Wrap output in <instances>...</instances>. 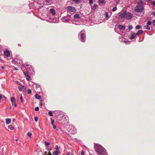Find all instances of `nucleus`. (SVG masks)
<instances>
[{
    "label": "nucleus",
    "instance_id": "nucleus-1",
    "mask_svg": "<svg viewBox=\"0 0 155 155\" xmlns=\"http://www.w3.org/2000/svg\"><path fill=\"white\" fill-rule=\"evenodd\" d=\"M94 148L98 155H105L106 151L104 147L99 144L94 145Z\"/></svg>",
    "mask_w": 155,
    "mask_h": 155
},
{
    "label": "nucleus",
    "instance_id": "nucleus-2",
    "mask_svg": "<svg viewBox=\"0 0 155 155\" xmlns=\"http://www.w3.org/2000/svg\"><path fill=\"white\" fill-rule=\"evenodd\" d=\"M143 5V2L142 1H139L138 2L137 5L134 8V11L138 13L141 12L144 9Z\"/></svg>",
    "mask_w": 155,
    "mask_h": 155
},
{
    "label": "nucleus",
    "instance_id": "nucleus-3",
    "mask_svg": "<svg viewBox=\"0 0 155 155\" xmlns=\"http://www.w3.org/2000/svg\"><path fill=\"white\" fill-rule=\"evenodd\" d=\"M81 36L80 40L82 42H84L86 39V34L84 30H82L79 33V35Z\"/></svg>",
    "mask_w": 155,
    "mask_h": 155
},
{
    "label": "nucleus",
    "instance_id": "nucleus-4",
    "mask_svg": "<svg viewBox=\"0 0 155 155\" xmlns=\"http://www.w3.org/2000/svg\"><path fill=\"white\" fill-rule=\"evenodd\" d=\"M67 9V12L74 13L76 11V8L74 7L71 6H68Z\"/></svg>",
    "mask_w": 155,
    "mask_h": 155
},
{
    "label": "nucleus",
    "instance_id": "nucleus-5",
    "mask_svg": "<svg viewBox=\"0 0 155 155\" xmlns=\"http://www.w3.org/2000/svg\"><path fill=\"white\" fill-rule=\"evenodd\" d=\"M22 66L28 71H30L31 70H33V68L30 65L28 64L27 63H25L22 64Z\"/></svg>",
    "mask_w": 155,
    "mask_h": 155
},
{
    "label": "nucleus",
    "instance_id": "nucleus-6",
    "mask_svg": "<svg viewBox=\"0 0 155 155\" xmlns=\"http://www.w3.org/2000/svg\"><path fill=\"white\" fill-rule=\"evenodd\" d=\"M133 15L130 12H126L125 18L127 20L131 19L133 17Z\"/></svg>",
    "mask_w": 155,
    "mask_h": 155
},
{
    "label": "nucleus",
    "instance_id": "nucleus-7",
    "mask_svg": "<svg viewBox=\"0 0 155 155\" xmlns=\"http://www.w3.org/2000/svg\"><path fill=\"white\" fill-rule=\"evenodd\" d=\"M61 20L64 23H68L70 21V19L67 18V16H64L62 17Z\"/></svg>",
    "mask_w": 155,
    "mask_h": 155
},
{
    "label": "nucleus",
    "instance_id": "nucleus-8",
    "mask_svg": "<svg viewBox=\"0 0 155 155\" xmlns=\"http://www.w3.org/2000/svg\"><path fill=\"white\" fill-rule=\"evenodd\" d=\"M4 54L5 56L7 58L9 57L10 56V52L8 50H5L4 51Z\"/></svg>",
    "mask_w": 155,
    "mask_h": 155
},
{
    "label": "nucleus",
    "instance_id": "nucleus-9",
    "mask_svg": "<svg viewBox=\"0 0 155 155\" xmlns=\"http://www.w3.org/2000/svg\"><path fill=\"white\" fill-rule=\"evenodd\" d=\"M11 101L12 105L14 106V107H16L17 106V104L15 98L13 97H12L11 98Z\"/></svg>",
    "mask_w": 155,
    "mask_h": 155
},
{
    "label": "nucleus",
    "instance_id": "nucleus-10",
    "mask_svg": "<svg viewBox=\"0 0 155 155\" xmlns=\"http://www.w3.org/2000/svg\"><path fill=\"white\" fill-rule=\"evenodd\" d=\"M69 132L71 134H74L76 133V130L73 127L70 129Z\"/></svg>",
    "mask_w": 155,
    "mask_h": 155
},
{
    "label": "nucleus",
    "instance_id": "nucleus-11",
    "mask_svg": "<svg viewBox=\"0 0 155 155\" xmlns=\"http://www.w3.org/2000/svg\"><path fill=\"white\" fill-rule=\"evenodd\" d=\"M118 28L120 30H124L125 29V27L124 26L121 25H118L117 26Z\"/></svg>",
    "mask_w": 155,
    "mask_h": 155
},
{
    "label": "nucleus",
    "instance_id": "nucleus-12",
    "mask_svg": "<svg viewBox=\"0 0 155 155\" xmlns=\"http://www.w3.org/2000/svg\"><path fill=\"white\" fill-rule=\"evenodd\" d=\"M35 87V88L37 90V92H40L41 90V89L40 86L39 85H36Z\"/></svg>",
    "mask_w": 155,
    "mask_h": 155
},
{
    "label": "nucleus",
    "instance_id": "nucleus-13",
    "mask_svg": "<svg viewBox=\"0 0 155 155\" xmlns=\"http://www.w3.org/2000/svg\"><path fill=\"white\" fill-rule=\"evenodd\" d=\"M18 58L17 57H16V58H15L14 59V61L15 62H17V63H21L22 62L19 59H18Z\"/></svg>",
    "mask_w": 155,
    "mask_h": 155
},
{
    "label": "nucleus",
    "instance_id": "nucleus-14",
    "mask_svg": "<svg viewBox=\"0 0 155 155\" xmlns=\"http://www.w3.org/2000/svg\"><path fill=\"white\" fill-rule=\"evenodd\" d=\"M126 12H124L120 14L119 15V17L121 18H124L125 17Z\"/></svg>",
    "mask_w": 155,
    "mask_h": 155
},
{
    "label": "nucleus",
    "instance_id": "nucleus-15",
    "mask_svg": "<svg viewBox=\"0 0 155 155\" xmlns=\"http://www.w3.org/2000/svg\"><path fill=\"white\" fill-rule=\"evenodd\" d=\"M98 7L97 5L96 4H94L93 6L91 7L92 10H95Z\"/></svg>",
    "mask_w": 155,
    "mask_h": 155
},
{
    "label": "nucleus",
    "instance_id": "nucleus-16",
    "mask_svg": "<svg viewBox=\"0 0 155 155\" xmlns=\"http://www.w3.org/2000/svg\"><path fill=\"white\" fill-rule=\"evenodd\" d=\"M136 36L137 35L135 33L132 34L130 37V39H133L135 38Z\"/></svg>",
    "mask_w": 155,
    "mask_h": 155
},
{
    "label": "nucleus",
    "instance_id": "nucleus-17",
    "mask_svg": "<svg viewBox=\"0 0 155 155\" xmlns=\"http://www.w3.org/2000/svg\"><path fill=\"white\" fill-rule=\"evenodd\" d=\"M50 12L53 15H54L55 14V10L53 8L51 9Z\"/></svg>",
    "mask_w": 155,
    "mask_h": 155
},
{
    "label": "nucleus",
    "instance_id": "nucleus-18",
    "mask_svg": "<svg viewBox=\"0 0 155 155\" xmlns=\"http://www.w3.org/2000/svg\"><path fill=\"white\" fill-rule=\"evenodd\" d=\"M143 32V31L142 30H139L137 31V33L135 34L136 35H139L140 34H142Z\"/></svg>",
    "mask_w": 155,
    "mask_h": 155
},
{
    "label": "nucleus",
    "instance_id": "nucleus-19",
    "mask_svg": "<svg viewBox=\"0 0 155 155\" xmlns=\"http://www.w3.org/2000/svg\"><path fill=\"white\" fill-rule=\"evenodd\" d=\"M6 123L7 124H10L11 122V120L10 119L7 118L6 119Z\"/></svg>",
    "mask_w": 155,
    "mask_h": 155
},
{
    "label": "nucleus",
    "instance_id": "nucleus-20",
    "mask_svg": "<svg viewBox=\"0 0 155 155\" xmlns=\"http://www.w3.org/2000/svg\"><path fill=\"white\" fill-rule=\"evenodd\" d=\"M35 96V98L37 99H40L41 98V97L38 94H36Z\"/></svg>",
    "mask_w": 155,
    "mask_h": 155
},
{
    "label": "nucleus",
    "instance_id": "nucleus-21",
    "mask_svg": "<svg viewBox=\"0 0 155 155\" xmlns=\"http://www.w3.org/2000/svg\"><path fill=\"white\" fill-rule=\"evenodd\" d=\"M74 18H80V17L79 14H75L74 15Z\"/></svg>",
    "mask_w": 155,
    "mask_h": 155
},
{
    "label": "nucleus",
    "instance_id": "nucleus-22",
    "mask_svg": "<svg viewBox=\"0 0 155 155\" xmlns=\"http://www.w3.org/2000/svg\"><path fill=\"white\" fill-rule=\"evenodd\" d=\"M144 27L145 29L148 30H150V28L149 26V25H144Z\"/></svg>",
    "mask_w": 155,
    "mask_h": 155
},
{
    "label": "nucleus",
    "instance_id": "nucleus-23",
    "mask_svg": "<svg viewBox=\"0 0 155 155\" xmlns=\"http://www.w3.org/2000/svg\"><path fill=\"white\" fill-rule=\"evenodd\" d=\"M24 74H25V75L26 77L28 75V73L30 72V71H23Z\"/></svg>",
    "mask_w": 155,
    "mask_h": 155
},
{
    "label": "nucleus",
    "instance_id": "nucleus-24",
    "mask_svg": "<svg viewBox=\"0 0 155 155\" xmlns=\"http://www.w3.org/2000/svg\"><path fill=\"white\" fill-rule=\"evenodd\" d=\"M104 15H105L106 18H107V19L109 18V17L108 16V15L107 12H105L104 13Z\"/></svg>",
    "mask_w": 155,
    "mask_h": 155
},
{
    "label": "nucleus",
    "instance_id": "nucleus-25",
    "mask_svg": "<svg viewBox=\"0 0 155 155\" xmlns=\"http://www.w3.org/2000/svg\"><path fill=\"white\" fill-rule=\"evenodd\" d=\"M8 129L10 130H13L14 129V127L11 125L8 126Z\"/></svg>",
    "mask_w": 155,
    "mask_h": 155
},
{
    "label": "nucleus",
    "instance_id": "nucleus-26",
    "mask_svg": "<svg viewBox=\"0 0 155 155\" xmlns=\"http://www.w3.org/2000/svg\"><path fill=\"white\" fill-rule=\"evenodd\" d=\"M98 2L99 3L103 4L105 2V0H99Z\"/></svg>",
    "mask_w": 155,
    "mask_h": 155
},
{
    "label": "nucleus",
    "instance_id": "nucleus-27",
    "mask_svg": "<svg viewBox=\"0 0 155 155\" xmlns=\"http://www.w3.org/2000/svg\"><path fill=\"white\" fill-rule=\"evenodd\" d=\"M141 27L140 25H137V26H136L135 27V28L136 29H140L141 28Z\"/></svg>",
    "mask_w": 155,
    "mask_h": 155
},
{
    "label": "nucleus",
    "instance_id": "nucleus-28",
    "mask_svg": "<svg viewBox=\"0 0 155 155\" xmlns=\"http://www.w3.org/2000/svg\"><path fill=\"white\" fill-rule=\"evenodd\" d=\"M26 77V79L28 81L30 80L31 79V77L29 75L28 76H27Z\"/></svg>",
    "mask_w": 155,
    "mask_h": 155
},
{
    "label": "nucleus",
    "instance_id": "nucleus-29",
    "mask_svg": "<svg viewBox=\"0 0 155 155\" xmlns=\"http://www.w3.org/2000/svg\"><path fill=\"white\" fill-rule=\"evenodd\" d=\"M63 117L65 119V120L67 121V123L68 121V117L67 116H63Z\"/></svg>",
    "mask_w": 155,
    "mask_h": 155
},
{
    "label": "nucleus",
    "instance_id": "nucleus-30",
    "mask_svg": "<svg viewBox=\"0 0 155 155\" xmlns=\"http://www.w3.org/2000/svg\"><path fill=\"white\" fill-rule=\"evenodd\" d=\"M45 144L46 146H48L50 144V143L49 142H47L46 141H45Z\"/></svg>",
    "mask_w": 155,
    "mask_h": 155
},
{
    "label": "nucleus",
    "instance_id": "nucleus-31",
    "mask_svg": "<svg viewBox=\"0 0 155 155\" xmlns=\"http://www.w3.org/2000/svg\"><path fill=\"white\" fill-rule=\"evenodd\" d=\"M48 114L51 116H53V114L51 111H49L48 112Z\"/></svg>",
    "mask_w": 155,
    "mask_h": 155
},
{
    "label": "nucleus",
    "instance_id": "nucleus-32",
    "mask_svg": "<svg viewBox=\"0 0 155 155\" xmlns=\"http://www.w3.org/2000/svg\"><path fill=\"white\" fill-rule=\"evenodd\" d=\"M151 24V22L150 21H149L147 22V25L149 26V25H150Z\"/></svg>",
    "mask_w": 155,
    "mask_h": 155
},
{
    "label": "nucleus",
    "instance_id": "nucleus-33",
    "mask_svg": "<svg viewBox=\"0 0 155 155\" xmlns=\"http://www.w3.org/2000/svg\"><path fill=\"white\" fill-rule=\"evenodd\" d=\"M53 154H55L56 155H58V152L57 151V150L53 152Z\"/></svg>",
    "mask_w": 155,
    "mask_h": 155
},
{
    "label": "nucleus",
    "instance_id": "nucleus-34",
    "mask_svg": "<svg viewBox=\"0 0 155 155\" xmlns=\"http://www.w3.org/2000/svg\"><path fill=\"white\" fill-rule=\"evenodd\" d=\"M17 84L19 85L20 86H22V87H24V86L22 85L21 84V83H20L19 82H18V81H17Z\"/></svg>",
    "mask_w": 155,
    "mask_h": 155
},
{
    "label": "nucleus",
    "instance_id": "nucleus-35",
    "mask_svg": "<svg viewBox=\"0 0 155 155\" xmlns=\"http://www.w3.org/2000/svg\"><path fill=\"white\" fill-rule=\"evenodd\" d=\"M73 1L77 3H79V0H73Z\"/></svg>",
    "mask_w": 155,
    "mask_h": 155
},
{
    "label": "nucleus",
    "instance_id": "nucleus-36",
    "mask_svg": "<svg viewBox=\"0 0 155 155\" xmlns=\"http://www.w3.org/2000/svg\"><path fill=\"white\" fill-rule=\"evenodd\" d=\"M117 8L116 7H114L113 8L112 11L113 12H114L116 11L117 10Z\"/></svg>",
    "mask_w": 155,
    "mask_h": 155
},
{
    "label": "nucleus",
    "instance_id": "nucleus-37",
    "mask_svg": "<svg viewBox=\"0 0 155 155\" xmlns=\"http://www.w3.org/2000/svg\"><path fill=\"white\" fill-rule=\"evenodd\" d=\"M27 135L29 137H31L32 135V134L30 132H28L27 134Z\"/></svg>",
    "mask_w": 155,
    "mask_h": 155
},
{
    "label": "nucleus",
    "instance_id": "nucleus-38",
    "mask_svg": "<svg viewBox=\"0 0 155 155\" xmlns=\"http://www.w3.org/2000/svg\"><path fill=\"white\" fill-rule=\"evenodd\" d=\"M35 111H38L39 110V108L38 107H36L35 109Z\"/></svg>",
    "mask_w": 155,
    "mask_h": 155
},
{
    "label": "nucleus",
    "instance_id": "nucleus-39",
    "mask_svg": "<svg viewBox=\"0 0 155 155\" xmlns=\"http://www.w3.org/2000/svg\"><path fill=\"white\" fill-rule=\"evenodd\" d=\"M46 2L48 4H50L51 1V0H45Z\"/></svg>",
    "mask_w": 155,
    "mask_h": 155
},
{
    "label": "nucleus",
    "instance_id": "nucleus-40",
    "mask_svg": "<svg viewBox=\"0 0 155 155\" xmlns=\"http://www.w3.org/2000/svg\"><path fill=\"white\" fill-rule=\"evenodd\" d=\"M151 3L153 5V6L155 7V1H152Z\"/></svg>",
    "mask_w": 155,
    "mask_h": 155
},
{
    "label": "nucleus",
    "instance_id": "nucleus-41",
    "mask_svg": "<svg viewBox=\"0 0 155 155\" xmlns=\"http://www.w3.org/2000/svg\"><path fill=\"white\" fill-rule=\"evenodd\" d=\"M89 3L90 4H92L93 3V0H89Z\"/></svg>",
    "mask_w": 155,
    "mask_h": 155
},
{
    "label": "nucleus",
    "instance_id": "nucleus-42",
    "mask_svg": "<svg viewBox=\"0 0 155 155\" xmlns=\"http://www.w3.org/2000/svg\"><path fill=\"white\" fill-rule=\"evenodd\" d=\"M53 128L57 130H58V129L56 128V127L55 125H54L53 126Z\"/></svg>",
    "mask_w": 155,
    "mask_h": 155
},
{
    "label": "nucleus",
    "instance_id": "nucleus-43",
    "mask_svg": "<svg viewBox=\"0 0 155 155\" xmlns=\"http://www.w3.org/2000/svg\"><path fill=\"white\" fill-rule=\"evenodd\" d=\"M28 94H30L31 92V91L30 89H28Z\"/></svg>",
    "mask_w": 155,
    "mask_h": 155
},
{
    "label": "nucleus",
    "instance_id": "nucleus-44",
    "mask_svg": "<svg viewBox=\"0 0 155 155\" xmlns=\"http://www.w3.org/2000/svg\"><path fill=\"white\" fill-rule=\"evenodd\" d=\"M20 99L21 101V102L22 103H23V100L22 99V97L21 96L20 97Z\"/></svg>",
    "mask_w": 155,
    "mask_h": 155
},
{
    "label": "nucleus",
    "instance_id": "nucleus-45",
    "mask_svg": "<svg viewBox=\"0 0 155 155\" xmlns=\"http://www.w3.org/2000/svg\"><path fill=\"white\" fill-rule=\"evenodd\" d=\"M34 119H35V121H36V122H37L38 120V118L36 117H35L34 118Z\"/></svg>",
    "mask_w": 155,
    "mask_h": 155
},
{
    "label": "nucleus",
    "instance_id": "nucleus-46",
    "mask_svg": "<svg viewBox=\"0 0 155 155\" xmlns=\"http://www.w3.org/2000/svg\"><path fill=\"white\" fill-rule=\"evenodd\" d=\"M133 27L131 25H130L128 26V28L130 30H131L132 29Z\"/></svg>",
    "mask_w": 155,
    "mask_h": 155
},
{
    "label": "nucleus",
    "instance_id": "nucleus-47",
    "mask_svg": "<svg viewBox=\"0 0 155 155\" xmlns=\"http://www.w3.org/2000/svg\"><path fill=\"white\" fill-rule=\"evenodd\" d=\"M54 120H51V124L52 125H53V126L54 125Z\"/></svg>",
    "mask_w": 155,
    "mask_h": 155
},
{
    "label": "nucleus",
    "instance_id": "nucleus-48",
    "mask_svg": "<svg viewBox=\"0 0 155 155\" xmlns=\"http://www.w3.org/2000/svg\"><path fill=\"white\" fill-rule=\"evenodd\" d=\"M18 89L20 91H22V88L20 87H18Z\"/></svg>",
    "mask_w": 155,
    "mask_h": 155
},
{
    "label": "nucleus",
    "instance_id": "nucleus-49",
    "mask_svg": "<svg viewBox=\"0 0 155 155\" xmlns=\"http://www.w3.org/2000/svg\"><path fill=\"white\" fill-rule=\"evenodd\" d=\"M84 152L83 151H81V155H84Z\"/></svg>",
    "mask_w": 155,
    "mask_h": 155
},
{
    "label": "nucleus",
    "instance_id": "nucleus-50",
    "mask_svg": "<svg viewBox=\"0 0 155 155\" xmlns=\"http://www.w3.org/2000/svg\"><path fill=\"white\" fill-rule=\"evenodd\" d=\"M151 15H153L154 16H155V12H153L152 13Z\"/></svg>",
    "mask_w": 155,
    "mask_h": 155
},
{
    "label": "nucleus",
    "instance_id": "nucleus-51",
    "mask_svg": "<svg viewBox=\"0 0 155 155\" xmlns=\"http://www.w3.org/2000/svg\"><path fill=\"white\" fill-rule=\"evenodd\" d=\"M67 17H69L70 18H71V15H69V14H67Z\"/></svg>",
    "mask_w": 155,
    "mask_h": 155
},
{
    "label": "nucleus",
    "instance_id": "nucleus-52",
    "mask_svg": "<svg viewBox=\"0 0 155 155\" xmlns=\"http://www.w3.org/2000/svg\"><path fill=\"white\" fill-rule=\"evenodd\" d=\"M115 0L116 2L117 3H119L120 1V0Z\"/></svg>",
    "mask_w": 155,
    "mask_h": 155
},
{
    "label": "nucleus",
    "instance_id": "nucleus-53",
    "mask_svg": "<svg viewBox=\"0 0 155 155\" xmlns=\"http://www.w3.org/2000/svg\"><path fill=\"white\" fill-rule=\"evenodd\" d=\"M15 70L16 71H17L18 70V69L16 67H15Z\"/></svg>",
    "mask_w": 155,
    "mask_h": 155
},
{
    "label": "nucleus",
    "instance_id": "nucleus-54",
    "mask_svg": "<svg viewBox=\"0 0 155 155\" xmlns=\"http://www.w3.org/2000/svg\"><path fill=\"white\" fill-rule=\"evenodd\" d=\"M40 104L41 106H42V101L40 102Z\"/></svg>",
    "mask_w": 155,
    "mask_h": 155
},
{
    "label": "nucleus",
    "instance_id": "nucleus-55",
    "mask_svg": "<svg viewBox=\"0 0 155 155\" xmlns=\"http://www.w3.org/2000/svg\"><path fill=\"white\" fill-rule=\"evenodd\" d=\"M2 98V97L1 95L0 94V101H1Z\"/></svg>",
    "mask_w": 155,
    "mask_h": 155
},
{
    "label": "nucleus",
    "instance_id": "nucleus-56",
    "mask_svg": "<svg viewBox=\"0 0 155 155\" xmlns=\"http://www.w3.org/2000/svg\"><path fill=\"white\" fill-rule=\"evenodd\" d=\"M70 154V152H68V153H67V155H69Z\"/></svg>",
    "mask_w": 155,
    "mask_h": 155
},
{
    "label": "nucleus",
    "instance_id": "nucleus-57",
    "mask_svg": "<svg viewBox=\"0 0 155 155\" xmlns=\"http://www.w3.org/2000/svg\"><path fill=\"white\" fill-rule=\"evenodd\" d=\"M21 44H18V46H19L20 47V46H21Z\"/></svg>",
    "mask_w": 155,
    "mask_h": 155
},
{
    "label": "nucleus",
    "instance_id": "nucleus-58",
    "mask_svg": "<svg viewBox=\"0 0 155 155\" xmlns=\"http://www.w3.org/2000/svg\"><path fill=\"white\" fill-rule=\"evenodd\" d=\"M153 22L154 23H155V20H154L153 21Z\"/></svg>",
    "mask_w": 155,
    "mask_h": 155
},
{
    "label": "nucleus",
    "instance_id": "nucleus-59",
    "mask_svg": "<svg viewBox=\"0 0 155 155\" xmlns=\"http://www.w3.org/2000/svg\"><path fill=\"white\" fill-rule=\"evenodd\" d=\"M148 1H152V0H148Z\"/></svg>",
    "mask_w": 155,
    "mask_h": 155
},
{
    "label": "nucleus",
    "instance_id": "nucleus-60",
    "mask_svg": "<svg viewBox=\"0 0 155 155\" xmlns=\"http://www.w3.org/2000/svg\"><path fill=\"white\" fill-rule=\"evenodd\" d=\"M18 139H16V141H18Z\"/></svg>",
    "mask_w": 155,
    "mask_h": 155
},
{
    "label": "nucleus",
    "instance_id": "nucleus-61",
    "mask_svg": "<svg viewBox=\"0 0 155 155\" xmlns=\"http://www.w3.org/2000/svg\"><path fill=\"white\" fill-rule=\"evenodd\" d=\"M56 147H57V148H58V146H56Z\"/></svg>",
    "mask_w": 155,
    "mask_h": 155
},
{
    "label": "nucleus",
    "instance_id": "nucleus-62",
    "mask_svg": "<svg viewBox=\"0 0 155 155\" xmlns=\"http://www.w3.org/2000/svg\"><path fill=\"white\" fill-rule=\"evenodd\" d=\"M14 120H15V119H13V121H14Z\"/></svg>",
    "mask_w": 155,
    "mask_h": 155
},
{
    "label": "nucleus",
    "instance_id": "nucleus-63",
    "mask_svg": "<svg viewBox=\"0 0 155 155\" xmlns=\"http://www.w3.org/2000/svg\"><path fill=\"white\" fill-rule=\"evenodd\" d=\"M72 155H74V154H72Z\"/></svg>",
    "mask_w": 155,
    "mask_h": 155
},
{
    "label": "nucleus",
    "instance_id": "nucleus-64",
    "mask_svg": "<svg viewBox=\"0 0 155 155\" xmlns=\"http://www.w3.org/2000/svg\"><path fill=\"white\" fill-rule=\"evenodd\" d=\"M121 38H123L122 37Z\"/></svg>",
    "mask_w": 155,
    "mask_h": 155
}]
</instances>
